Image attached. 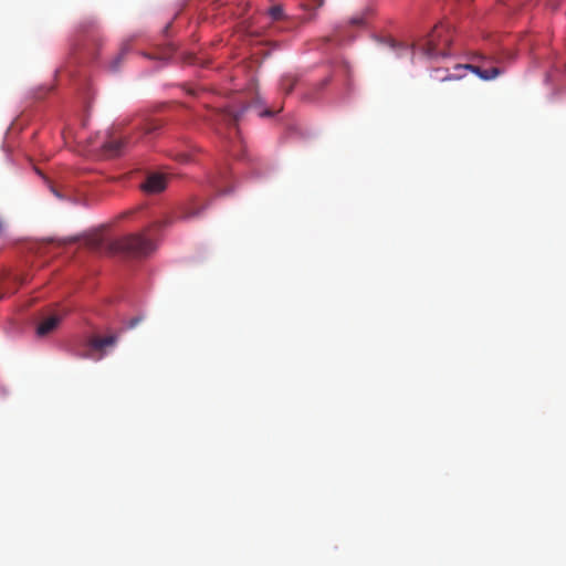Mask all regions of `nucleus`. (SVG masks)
<instances>
[{
  "label": "nucleus",
  "mask_w": 566,
  "mask_h": 566,
  "mask_svg": "<svg viewBox=\"0 0 566 566\" xmlns=\"http://www.w3.org/2000/svg\"><path fill=\"white\" fill-rule=\"evenodd\" d=\"M269 14L273 20H280L283 15V9L280 6H274L270 8Z\"/></svg>",
  "instance_id": "obj_12"
},
{
  "label": "nucleus",
  "mask_w": 566,
  "mask_h": 566,
  "mask_svg": "<svg viewBox=\"0 0 566 566\" xmlns=\"http://www.w3.org/2000/svg\"><path fill=\"white\" fill-rule=\"evenodd\" d=\"M127 145L128 139L126 137H112L109 140L104 142L102 147L107 156L115 157L119 156Z\"/></svg>",
  "instance_id": "obj_6"
},
{
  "label": "nucleus",
  "mask_w": 566,
  "mask_h": 566,
  "mask_svg": "<svg viewBox=\"0 0 566 566\" xmlns=\"http://www.w3.org/2000/svg\"><path fill=\"white\" fill-rule=\"evenodd\" d=\"M130 50V45L129 43H124L120 48V51L119 53L116 55V57L109 64V69L112 71H117L120 66V63L122 61L124 60V57L127 55V53L129 52Z\"/></svg>",
  "instance_id": "obj_10"
},
{
  "label": "nucleus",
  "mask_w": 566,
  "mask_h": 566,
  "mask_svg": "<svg viewBox=\"0 0 566 566\" xmlns=\"http://www.w3.org/2000/svg\"><path fill=\"white\" fill-rule=\"evenodd\" d=\"M298 78L296 75L287 73L284 74L280 80V90L285 94L289 95L293 91L294 86L296 85Z\"/></svg>",
  "instance_id": "obj_8"
},
{
  "label": "nucleus",
  "mask_w": 566,
  "mask_h": 566,
  "mask_svg": "<svg viewBox=\"0 0 566 566\" xmlns=\"http://www.w3.org/2000/svg\"><path fill=\"white\" fill-rule=\"evenodd\" d=\"M349 24L353 27H361L364 24V19L361 17H355L349 20Z\"/></svg>",
  "instance_id": "obj_14"
},
{
  "label": "nucleus",
  "mask_w": 566,
  "mask_h": 566,
  "mask_svg": "<svg viewBox=\"0 0 566 566\" xmlns=\"http://www.w3.org/2000/svg\"><path fill=\"white\" fill-rule=\"evenodd\" d=\"M160 126H161V124H160V123H157V122L149 123V124H147V126H146V133H147V134H150V133H153V132H155V130L159 129V127H160Z\"/></svg>",
  "instance_id": "obj_13"
},
{
  "label": "nucleus",
  "mask_w": 566,
  "mask_h": 566,
  "mask_svg": "<svg viewBox=\"0 0 566 566\" xmlns=\"http://www.w3.org/2000/svg\"><path fill=\"white\" fill-rule=\"evenodd\" d=\"M489 60L482 57V64H457L454 66V73H450L449 70L434 69L431 73V78L438 82H446L452 80H460L464 76L463 71L470 70L484 81H490L497 77L501 74V70L496 66L488 67Z\"/></svg>",
  "instance_id": "obj_1"
},
{
  "label": "nucleus",
  "mask_w": 566,
  "mask_h": 566,
  "mask_svg": "<svg viewBox=\"0 0 566 566\" xmlns=\"http://www.w3.org/2000/svg\"><path fill=\"white\" fill-rule=\"evenodd\" d=\"M151 239L145 233L127 234L113 243V249L130 256H145L154 250Z\"/></svg>",
  "instance_id": "obj_3"
},
{
  "label": "nucleus",
  "mask_w": 566,
  "mask_h": 566,
  "mask_svg": "<svg viewBox=\"0 0 566 566\" xmlns=\"http://www.w3.org/2000/svg\"><path fill=\"white\" fill-rule=\"evenodd\" d=\"M52 191L54 192V195H55L56 197H60V198H61V195H60L55 189H52Z\"/></svg>",
  "instance_id": "obj_19"
},
{
  "label": "nucleus",
  "mask_w": 566,
  "mask_h": 566,
  "mask_svg": "<svg viewBox=\"0 0 566 566\" xmlns=\"http://www.w3.org/2000/svg\"><path fill=\"white\" fill-rule=\"evenodd\" d=\"M453 28L450 23L440 22L428 35L423 52L429 57L449 55L448 48L453 41Z\"/></svg>",
  "instance_id": "obj_2"
},
{
  "label": "nucleus",
  "mask_w": 566,
  "mask_h": 566,
  "mask_svg": "<svg viewBox=\"0 0 566 566\" xmlns=\"http://www.w3.org/2000/svg\"><path fill=\"white\" fill-rule=\"evenodd\" d=\"M329 82L328 78H325L324 81L321 82V88L324 87L325 85H327Z\"/></svg>",
  "instance_id": "obj_18"
},
{
  "label": "nucleus",
  "mask_w": 566,
  "mask_h": 566,
  "mask_svg": "<svg viewBox=\"0 0 566 566\" xmlns=\"http://www.w3.org/2000/svg\"><path fill=\"white\" fill-rule=\"evenodd\" d=\"M167 187L166 177L163 174H149L142 184V189L147 193H158Z\"/></svg>",
  "instance_id": "obj_5"
},
{
  "label": "nucleus",
  "mask_w": 566,
  "mask_h": 566,
  "mask_svg": "<svg viewBox=\"0 0 566 566\" xmlns=\"http://www.w3.org/2000/svg\"><path fill=\"white\" fill-rule=\"evenodd\" d=\"M205 207H200V208H188L184 214H182V219L184 220H189V219H192V218H197L201 214V212L203 211Z\"/></svg>",
  "instance_id": "obj_11"
},
{
  "label": "nucleus",
  "mask_w": 566,
  "mask_h": 566,
  "mask_svg": "<svg viewBox=\"0 0 566 566\" xmlns=\"http://www.w3.org/2000/svg\"><path fill=\"white\" fill-rule=\"evenodd\" d=\"M171 52H172V50L168 49L161 55H159L158 59H163V60L168 59V57H170Z\"/></svg>",
  "instance_id": "obj_16"
},
{
  "label": "nucleus",
  "mask_w": 566,
  "mask_h": 566,
  "mask_svg": "<svg viewBox=\"0 0 566 566\" xmlns=\"http://www.w3.org/2000/svg\"><path fill=\"white\" fill-rule=\"evenodd\" d=\"M116 342V337L113 335L104 336V337H93L91 339V346L95 349H104L105 347L114 345Z\"/></svg>",
  "instance_id": "obj_9"
},
{
  "label": "nucleus",
  "mask_w": 566,
  "mask_h": 566,
  "mask_svg": "<svg viewBox=\"0 0 566 566\" xmlns=\"http://www.w3.org/2000/svg\"><path fill=\"white\" fill-rule=\"evenodd\" d=\"M188 159V156L187 155H182L181 156V160H187Z\"/></svg>",
  "instance_id": "obj_21"
},
{
  "label": "nucleus",
  "mask_w": 566,
  "mask_h": 566,
  "mask_svg": "<svg viewBox=\"0 0 566 566\" xmlns=\"http://www.w3.org/2000/svg\"><path fill=\"white\" fill-rule=\"evenodd\" d=\"M272 114L273 113L270 109H266V111L260 113V116H272Z\"/></svg>",
  "instance_id": "obj_17"
},
{
  "label": "nucleus",
  "mask_w": 566,
  "mask_h": 566,
  "mask_svg": "<svg viewBox=\"0 0 566 566\" xmlns=\"http://www.w3.org/2000/svg\"><path fill=\"white\" fill-rule=\"evenodd\" d=\"M61 319L62 317L57 315H51L43 318L36 327L38 336L43 337L52 333L59 326Z\"/></svg>",
  "instance_id": "obj_7"
},
{
  "label": "nucleus",
  "mask_w": 566,
  "mask_h": 566,
  "mask_svg": "<svg viewBox=\"0 0 566 566\" xmlns=\"http://www.w3.org/2000/svg\"><path fill=\"white\" fill-rule=\"evenodd\" d=\"M250 106H244L241 111L235 112L230 107H217L212 108L210 115L208 116V120H210L213 125L224 124L226 126H235L240 120L241 115L249 108Z\"/></svg>",
  "instance_id": "obj_4"
},
{
  "label": "nucleus",
  "mask_w": 566,
  "mask_h": 566,
  "mask_svg": "<svg viewBox=\"0 0 566 566\" xmlns=\"http://www.w3.org/2000/svg\"><path fill=\"white\" fill-rule=\"evenodd\" d=\"M140 321H142V317H133L127 322L126 327L134 328L139 324Z\"/></svg>",
  "instance_id": "obj_15"
},
{
  "label": "nucleus",
  "mask_w": 566,
  "mask_h": 566,
  "mask_svg": "<svg viewBox=\"0 0 566 566\" xmlns=\"http://www.w3.org/2000/svg\"><path fill=\"white\" fill-rule=\"evenodd\" d=\"M154 227H163L161 222H155Z\"/></svg>",
  "instance_id": "obj_20"
}]
</instances>
